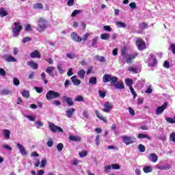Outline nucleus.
<instances>
[{
	"label": "nucleus",
	"mask_w": 175,
	"mask_h": 175,
	"mask_svg": "<svg viewBox=\"0 0 175 175\" xmlns=\"http://www.w3.org/2000/svg\"><path fill=\"white\" fill-rule=\"evenodd\" d=\"M95 113H96V116L97 118H99L100 120H101V121H103L104 122H107L106 119H105V118H103L102 114L100 113L99 111L96 110Z\"/></svg>",
	"instance_id": "obj_26"
},
{
	"label": "nucleus",
	"mask_w": 175,
	"mask_h": 175,
	"mask_svg": "<svg viewBox=\"0 0 175 175\" xmlns=\"http://www.w3.org/2000/svg\"><path fill=\"white\" fill-rule=\"evenodd\" d=\"M57 150H58L59 152L62 151V150H64V144L59 143L57 145Z\"/></svg>",
	"instance_id": "obj_47"
},
{
	"label": "nucleus",
	"mask_w": 175,
	"mask_h": 175,
	"mask_svg": "<svg viewBox=\"0 0 175 175\" xmlns=\"http://www.w3.org/2000/svg\"><path fill=\"white\" fill-rule=\"evenodd\" d=\"M48 124H49V128L51 131V132H53L54 133H55V132H60V133L64 132V130H62L61 127L54 124V123L51 122H49Z\"/></svg>",
	"instance_id": "obj_6"
},
{
	"label": "nucleus",
	"mask_w": 175,
	"mask_h": 175,
	"mask_svg": "<svg viewBox=\"0 0 175 175\" xmlns=\"http://www.w3.org/2000/svg\"><path fill=\"white\" fill-rule=\"evenodd\" d=\"M68 58H70V59H73L76 57V55L73 53H67Z\"/></svg>",
	"instance_id": "obj_62"
},
{
	"label": "nucleus",
	"mask_w": 175,
	"mask_h": 175,
	"mask_svg": "<svg viewBox=\"0 0 175 175\" xmlns=\"http://www.w3.org/2000/svg\"><path fill=\"white\" fill-rule=\"evenodd\" d=\"M27 65L29 66H31V68H32V69H38V64L33 62H27Z\"/></svg>",
	"instance_id": "obj_28"
},
{
	"label": "nucleus",
	"mask_w": 175,
	"mask_h": 175,
	"mask_svg": "<svg viewBox=\"0 0 175 175\" xmlns=\"http://www.w3.org/2000/svg\"><path fill=\"white\" fill-rule=\"evenodd\" d=\"M170 142L175 143V133H171L170 135Z\"/></svg>",
	"instance_id": "obj_48"
},
{
	"label": "nucleus",
	"mask_w": 175,
	"mask_h": 175,
	"mask_svg": "<svg viewBox=\"0 0 175 175\" xmlns=\"http://www.w3.org/2000/svg\"><path fill=\"white\" fill-rule=\"evenodd\" d=\"M3 148L8 150V151H12V147L9 146L8 144H3Z\"/></svg>",
	"instance_id": "obj_58"
},
{
	"label": "nucleus",
	"mask_w": 175,
	"mask_h": 175,
	"mask_svg": "<svg viewBox=\"0 0 175 175\" xmlns=\"http://www.w3.org/2000/svg\"><path fill=\"white\" fill-rule=\"evenodd\" d=\"M57 69L59 75H64L65 73V70L62 69V64L59 63L57 66Z\"/></svg>",
	"instance_id": "obj_25"
},
{
	"label": "nucleus",
	"mask_w": 175,
	"mask_h": 175,
	"mask_svg": "<svg viewBox=\"0 0 175 175\" xmlns=\"http://www.w3.org/2000/svg\"><path fill=\"white\" fill-rule=\"evenodd\" d=\"M100 136L99 135H96V139H95V142H96V145L99 146V144H100V141L99 140L100 139Z\"/></svg>",
	"instance_id": "obj_63"
},
{
	"label": "nucleus",
	"mask_w": 175,
	"mask_h": 175,
	"mask_svg": "<svg viewBox=\"0 0 175 175\" xmlns=\"http://www.w3.org/2000/svg\"><path fill=\"white\" fill-rule=\"evenodd\" d=\"M144 173H151L152 172V167L151 166L146 165L143 167Z\"/></svg>",
	"instance_id": "obj_30"
},
{
	"label": "nucleus",
	"mask_w": 175,
	"mask_h": 175,
	"mask_svg": "<svg viewBox=\"0 0 175 175\" xmlns=\"http://www.w3.org/2000/svg\"><path fill=\"white\" fill-rule=\"evenodd\" d=\"M62 101L63 103H67L68 106H73L75 105V102L73 101V99L72 98L68 96H63L62 98Z\"/></svg>",
	"instance_id": "obj_10"
},
{
	"label": "nucleus",
	"mask_w": 175,
	"mask_h": 175,
	"mask_svg": "<svg viewBox=\"0 0 175 175\" xmlns=\"http://www.w3.org/2000/svg\"><path fill=\"white\" fill-rule=\"evenodd\" d=\"M167 107V103H164L162 106H159L156 109V114L159 116V114H162L163 111H164Z\"/></svg>",
	"instance_id": "obj_12"
},
{
	"label": "nucleus",
	"mask_w": 175,
	"mask_h": 175,
	"mask_svg": "<svg viewBox=\"0 0 175 175\" xmlns=\"http://www.w3.org/2000/svg\"><path fill=\"white\" fill-rule=\"evenodd\" d=\"M1 95H10L12 94V92L10 90L5 89L1 91L0 92Z\"/></svg>",
	"instance_id": "obj_34"
},
{
	"label": "nucleus",
	"mask_w": 175,
	"mask_h": 175,
	"mask_svg": "<svg viewBox=\"0 0 175 175\" xmlns=\"http://www.w3.org/2000/svg\"><path fill=\"white\" fill-rule=\"evenodd\" d=\"M148 66L151 67L155 66V65H157V58L152 53H151L148 57Z\"/></svg>",
	"instance_id": "obj_7"
},
{
	"label": "nucleus",
	"mask_w": 175,
	"mask_h": 175,
	"mask_svg": "<svg viewBox=\"0 0 175 175\" xmlns=\"http://www.w3.org/2000/svg\"><path fill=\"white\" fill-rule=\"evenodd\" d=\"M103 107L104 109H103V111H104V113H110L113 109V105L110 102H106L104 104Z\"/></svg>",
	"instance_id": "obj_11"
},
{
	"label": "nucleus",
	"mask_w": 175,
	"mask_h": 175,
	"mask_svg": "<svg viewBox=\"0 0 175 175\" xmlns=\"http://www.w3.org/2000/svg\"><path fill=\"white\" fill-rule=\"evenodd\" d=\"M163 66H164V68H166L167 69H168V68L170 67V63H169V62H167V61H165L163 63Z\"/></svg>",
	"instance_id": "obj_64"
},
{
	"label": "nucleus",
	"mask_w": 175,
	"mask_h": 175,
	"mask_svg": "<svg viewBox=\"0 0 175 175\" xmlns=\"http://www.w3.org/2000/svg\"><path fill=\"white\" fill-rule=\"evenodd\" d=\"M139 150L140 152H144V151H146V147H144V146H143L142 144H139Z\"/></svg>",
	"instance_id": "obj_55"
},
{
	"label": "nucleus",
	"mask_w": 175,
	"mask_h": 175,
	"mask_svg": "<svg viewBox=\"0 0 175 175\" xmlns=\"http://www.w3.org/2000/svg\"><path fill=\"white\" fill-rule=\"evenodd\" d=\"M75 111H76V110L74 108H68L66 111V117H68V118H72L73 114H75Z\"/></svg>",
	"instance_id": "obj_14"
},
{
	"label": "nucleus",
	"mask_w": 175,
	"mask_h": 175,
	"mask_svg": "<svg viewBox=\"0 0 175 175\" xmlns=\"http://www.w3.org/2000/svg\"><path fill=\"white\" fill-rule=\"evenodd\" d=\"M41 79L43 80L44 84H47V83H49V81L46 79V74L44 72L41 74Z\"/></svg>",
	"instance_id": "obj_45"
},
{
	"label": "nucleus",
	"mask_w": 175,
	"mask_h": 175,
	"mask_svg": "<svg viewBox=\"0 0 175 175\" xmlns=\"http://www.w3.org/2000/svg\"><path fill=\"white\" fill-rule=\"evenodd\" d=\"M80 13H81V10H75L72 13L71 17H76V16H77V14H80Z\"/></svg>",
	"instance_id": "obj_41"
},
{
	"label": "nucleus",
	"mask_w": 175,
	"mask_h": 175,
	"mask_svg": "<svg viewBox=\"0 0 175 175\" xmlns=\"http://www.w3.org/2000/svg\"><path fill=\"white\" fill-rule=\"evenodd\" d=\"M4 59L7 62H16V59L10 55H6L4 56Z\"/></svg>",
	"instance_id": "obj_21"
},
{
	"label": "nucleus",
	"mask_w": 175,
	"mask_h": 175,
	"mask_svg": "<svg viewBox=\"0 0 175 175\" xmlns=\"http://www.w3.org/2000/svg\"><path fill=\"white\" fill-rule=\"evenodd\" d=\"M172 167L170 164H166L165 165H156V169H159L160 170H169Z\"/></svg>",
	"instance_id": "obj_19"
},
{
	"label": "nucleus",
	"mask_w": 175,
	"mask_h": 175,
	"mask_svg": "<svg viewBox=\"0 0 175 175\" xmlns=\"http://www.w3.org/2000/svg\"><path fill=\"white\" fill-rule=\"evenodd\" d=\"M71 81L73 83L74 85H80L81 84V81L77 79V76H73L71 77Z\"/></svg>",
	"instance_id": "obj_18"
},
{
	"label": "nucleus",
	"mask_w": 175,
	"mask_h": 175,
	"mask_svg": "<svg viewBox=\"0 0 175 175\" xmlns=\"http://www.w3.org/2000/svg\"><path fill=\"white\" fill-rule=\"evenodd\" d=\"M69 139L71 142H80L81 140V137L77 135H71L69 137Z\"/></svg>",
	"instance_id": "obj_23"
},
{
	"label": "nucleus",
	"mask_w": 175,
	"mask_h": 175,
	"mask_svg": "<svg viewBox=\"0 0 175 175\" xmlns=\"http://www.w3.org/2000/svg\"><path fill=\"white\" fill-rule=\"evenodd\" d=\"M88 152L86 150H83L82 152H79V155L80 158H84V157H87Z\"/></svg>",
	"instance_id": "obj_40"
},
{
	"label": "nucleus",
	"mask_w": 175,
	"mask_h": 175,
	"mask_svg": "<svg viewBox=\"0 0 175 175\" xmlns=\"http://www.w3.org/2000/svg\"><path fill=\"white\" fill-rule=\"evenodd\" d=\"M36 9H43V4L42 3H37L34 5Z\"/></svg>",
	"instance_id": "obj_59"
},
{
	"label": "nucleus",
	"mask_w": 175,
	"mask_h": 175,
	"mask_svg": "<svg viewBox=\"0 0 175 175\" xmlns=\"http://www.w3.org/2000/svg\"><path fill=\"white\" fill-rule=\"evenodd\" d=\"M128 70H129V72H132L133 73H139V70L136 67H129Z\"/></svg>",
	"instance_id": "obj_36"
},
{
	"label": "nucleus",
	"mask_w": 175,
	"mask_h": 175,
	"mask_svg": "<svg viewBox=\"0 0 175 175\" xmlns=\"http://www.w3.org/2000/svg\"><path fill=\"white\" fill-rule=\"evenodd\" d=\"M98 39H99V37H94L92 39V46H96V42H98Z\"/></svg>",
	"instance_id": "obj_54"
},
{
	"label": "nucleus",
	"mask_w": 175,
	"mask_h": 175,
	"mask_svg": "<svg viewBox=\"0 0 175 175\" xmlns=\"http://www.w3.org/2000/svg\"><path fill=\"white\" fill-rule=\"evenodd\" d=\"M122 139L123 143H124L126 146H129V144H132V143L135 142V139H133V137L131 136H123L122 137Z\"/></svg>",
	"instance_id": "obj_9"
},
{
	"label": "nucleus",
	"mask_w": 175,
	"mask_h": 175,
	"mask_svg": "<svg viewBox=\"0 0 175 175\" xmlns=\"http://www.w3.org/2000/svg\"><path fill=\"white\" fill-rule=\"evenodd\" d=\"M149 161H151V162H153L155 163V162L158 161V155L155 153H152L149 156Z\"/></svg>",
	"instance_id": "obj_20"
},
{
	"label": "nucleus",
	"mask_w": 175,
	"mask_h": 175,
	"mask_svg": "<svg viewBox=\"0 0 175 175\" xmlns=\"http://www.w3.org/2000/svg\"><path fill=\"white\" fill-rule=\"evenodd\" d=\"M25 118H27V120H29V121H35L36 120V116H32L30 115H26Z\"/></svg>",
	"instance_id": "obj_44"
},
{
	"label": "nucleus",
	"mask_w": 175,
	"mask_h": 175,
	"mask_svg": "<svg viewBox=\"0 0 175 175\" xmlns=\"http://www.w3.org/2000/svg\"><path fill=\"white\" fill-rule=\"evenodd\" d=\"M75 100V102H84V98L81 96H77Z\"/></svg>",
	"instance_id": "obj_46"
},
{
	"label": "nucleus",
	"mask_w": 175,
	"mask_h": 175,
	"mask_svg": "<svg viewBox=\"0 0 175 175\" xmlns=\"http://www.w3.org/2000/svg\"><path fill=\"white\" fill-rule=\"evenodd\" d=\"M13 83H14V85H16V87H18V85H20V80H18V79L17 78L13 79Z\"/></svg>",
	"instance_id": "obj_51"
},
{
	"label": "nucleus",
	"mask_w": 175,
	"mask_h": 175,
	"mask_svg": "<svg viewBox=\"0 0 175 175\" xmlns=\"http://www.w3.org/2000/svg\"><path fill=\"white\" fill-rule=\"evenodd\" d=\"M103 29H104V31H107L108 32H111V27L109 25L104 26Z\"/></svg>",
	"instance_id": "obj_56"
},
{
	"label": "nucleus",
	"mask_w": 175,
	"mask_h": 175,
	"mask_svg": "<svg viewBox=\"0 0 175 175\" xmlns=\"http://www.w3.org/2000/svg\"><path fill=\"white\" fill-rule=\"evenodd\" d=\"M61 96V94L55 92L54 90H50L46 93V98L47 100H52V99H57V98H59Z\"/></svg>",
	"instance_id": "obj_5"
},
{
	"label": "nucleus",
	"mask_w": 175,
	"mask_h": 175,
	"mask_svg": "<svg viewBox=\"0 0 175 175\" xmlns=\"http://www.w3.org/2000/svg\"><path fill=\"white\" fill-rule=\"evenodd\" d=\"M22 96L23 98H29V92L28 90H23L22 92Z\"/></svg>",
	"instance_id": "obj_39"
},
{
	"label": "nucleus",
	"mask_w": 175,
	"mask_h": 175,
	"mask_svg": "<svg viewBox=\"0 0 175 175\" xmlns=\"http://www.w3.org/2000/svg\"><path fill=\"white\" fill-rule=\"evenodd\" d=\"M129 6L132 10H135V9H137V6L136 5V3L133 2L129 4Z\"/></svg>",
	"instance_id": "obj_53"
},
{
	"label": "nucleus",
	"mask_w": 175,
	"mask_h": 175,
	"mask_svg": "<svg viewBox=\"0 0 175 175\" xmlns=\"http://www.w3.org/2000/svg\"><path fill=\"white\" fill-rule=\"evenodd\" d=\"M23 29V26L21 23H14V27L12 28L13 36L17 38L20 35V31Z\"/></svg>",
	"instance_id": "obj_4"
},
{
	"label": "nucleus",
	"mask_w": 175,
	"mask_h": 175,
	"mask_svg": "<svg viewBox=\"0 0 175 175\" xmlns=\"http://www.w3.org/2000/svg\"><path fill=\"white\" fill-rule=\"evenodd\" d=\"M170 49L172 54H175V44H172L170 45Z\"/></svg>",
	"instance_id": "obj_60"
},
{
	"label": "nucleus",
	"mask_w": 175,
	"mask_h": 175,
	"mask_svg": "<svg viewBox=\"0 0 175 175\" xmlns=\"http://www.w3.org/2000/svg\"><path fill=\"white\" fill-rule=\"evenodd\" d=\"M0 16L1 17H5V16H8V12H6V10H5V8H0Z\"/></svg>",
	"instance_id": "obj_33"
},
{
	"label": "nucleus",
	"mask_w": 175,
	"mask_h": 175,
	"mask_svg": "<svg viewBox=\"0 0 175 175\" xmlns=\"http://www.w3.org/2000/svg\"><path fill=\"white\" fill-rule=\"evenodd\" d=\"M129 113L133 117L135 116V110L132 107H129Z\"/></svg>",
	"instance_id": "obj_57"
},
{
	"label": "nucleus",
	"mask_w": 175,
	"mask_h": 175,
	"mask_svg": "<svg viewBox=\"0 0 175 175\" xmlns=\"http://www.w3.org/2000/svg\"><path fill=\"white\" fill-rule=\"evenodd\" d=\"M55 70V67L53 66H49L46 69V73H48L49 76H51V77H54V70Z\"/></svg>",
	"instance_id": "obj_15"
},
{
	"label": "nucleus",
	"mask_w": 175,
	"mask_h": 175,
	"mask_svg": "<svg viewBox=\"0 0 175 175\" xmlns=\"http://www.w3.org/2000/svg\"><path fill=\"white\" fill-rule=\"evenodd\" d=\"M34 90L38 94H42V92H43V88L34 87Z\"/></svg>",
	"instance_id": "obj_52"
},
{
	"label": "nucleus",
	"mask_w": 175,
	"mask_h": 175,
	"mask_svg": "<svg viewBox=\"0 0 175 175\" xmlns=\"http://www.w3.org/2000/svg\"><path fill=\"white\" fill-rule=\"evenodd\" d=\"M103 83H109L110 81L111 85H113L116 90H124L125 85L122 81H118V78L111 75L106 74L103 77Z\"/></svg>",
	"instance_id": "obj_1"
},
{
	"label": "nucleus",
	"mask_w": 175,
	"mask_h": 175,
	"mask_svg": "<svg viewBox=\"0 0 175 175\" xmlns=\"http://www.w3.org/2000/svg\"><path fill=\"white\" fill-rule=\"evenodd\" d=\"M89 83H90V84H93V85L96 84V77H92L89 79Z\"/></svg>",
	"instance_id": "obj_43"
},
{
	"label": "nucleus",
	"mask_w": 175,
	"mask_h": 175,
	"mask_svg": "<svg viewBox=\"0 0 175 175\" xmlns=\"http://www.w3.org/2000/svg\"><path fill=\"white\" fill-rule=\"evenodd\" d=\"M136 46H137L138 50H145L146 49V42L142 40V38H137L136 40Z\"/></svg>",
	"instance_id": "obj_8"
},
{
	"label": "nucleus",
	"mask_w": 175,
	"mask_h": 175,
	"mask_svg": "<svg viewBox=\"0 0 175 175\" xmlns=\"http://www.w3.org/2000/svg\"><path fill=\"white\" fill-rule=\"evenodd\" d=\"M95 58L97 61H99L100 62H106V59H105V57L96 55Z\"/></svg>",
	"instance_id": "obj_35"
},
{
	"label": "nucleus",
	"mask_w": 175,
	"mask_h": 175,
	"mask_svg": "<svg viewBox=\"0 0 175 175\" xmlns=\"http://www.w3.org/2000/svg\"><path fill=\"white\" fill-rule=\"evenodd\" d=\"M137 138L138 139H150V136H148L147 135H144L143 133H139L137 135Z\"/></svg>",
	"instance_id": "obj_37"
},
{
	"label": "nucleus",
	"mask_w": 175,
	"mask_h": 175,
	"mask_svg": "<svg viewBox=\"0 0 175 175\" xmlns=\"http://www.w3.org/2000/svg\"><path fill=\"white\" fill-rule=\"evenodd\" d=\"M47 165V159H43L42 161H41V163L40 165V167H46V165Z\"/></svg>",
	"instance_id": "obj_38"
},
{
	"label": "nucleus",
	"mask_w": 175,
	"mask_h": 175,
	"mask_svg": "<svg viewBox=\"0 0 175 175\" xmlns=\"http://www.w3.org/2000/svg\"><path fill=\"white\" fill-rule=\"evenodd\" d=\"M90 35H91V33H85L81 38V40H83V42H85V40H87V39H88V36H90Z\"/></svg>",
	"instance_id": "obj_49"
},
{
	"label": "nucleus",
	"mask_w": 175,
	"mask_h": 175,
	"mask_svg": "<svg viewBox=\"0 0 175 175\" xmlns=\"http://www.w3.org/2000/svg\"><path fill=\"white\" fill-rule=\"evenodd\" d=\"M129 90H130L132 95H133V98L135 99V98H136V96H137V94H136V92H135L133 87L129 88Z\"/></svg>",
	"instance_id": "obj_50"
},
{
	"label": "nucleus",
	"mask_w": 175,
	"mask_h": 175,
	"mask_svg": "<svg viewBox=\"0 0 175 175\" xmlns=\"http://www.w3.org/2000/svg\"><path fill=\"white\" fill-rule=\"evenodd\" d=\"M16 147L18 148L21 155L24 156L28 154V152H27V150H25V148L24 147V146L21 145V144H17Z\"/></svg>",
	"instance_id": "obj_13"
},
{
	"label": "nucleus",
	"mask_w": 175,
	"mask_h": 175,
	"mask_svg": "<svg viewBox=\"0 0 175 175\" xmlns=\"http://www.w3.org/2000/svg\"><path fill=\"white\" fill-rule=\"evenodd\" d=\"M125 84H126V85H127V87H129V88H131L132 84H133V81L131 79H126Z\"/></svg>",
	"instance_id": "obj_29"
},
{
	"label": "nucleus",
	"mask_w": 175,
	"mask_h": 175,
	"mask_svg": "<svg viewBox=\"0 0 175 175\" xmlns=\"http://www.w3.org/2000/svg\"><path fill=\"white\" fill-rule=\"evenodd\" d=\"M48 147H53V144H54V140L53 138H49L46 142Z\"/></svg>",
	"instance_id": "obj_42"
},
{
	"label": "nucleus",
	"mask_w": 175,
	"mask_h": 175,
	"mask_svg": "<svg viewBox=\"0 0 175 175\" xmlns=\"http://www.w3.org/2000/svg\"><path fill=\"white\" fill-rule=\"evenodd\" d=\"M77 75L79 79H83L85 76V70H84L83 69H81L80 70L78 71Z\"/></svg>",
	"instance_id": "obj_24"
},
{
	"label": "nucleus",
	"mask_w": 175,
	"mask_h": 175,
	"mask_svg": "<svg viewBox=\"0 0 175 175\" xmlns=\"http://www.w3.org/2000/svg\"><path fill=\"white\" fill-rule=\"evenodd\" d=\"M110 38V35L109 33H103L100 35V39L102 40H108Z\"/></svg>",
	"instance_id": "obj_32"
},
{
	"label": "nucleus",
	"mask_w": 175,
	"mask_h": 175,
	"mask_svg": "<svg viewBox=\"0 0 175 175\" xmlns=\"http://www.w3.org/2000/svg\"><path fill=\"white\" fill-rule=\"evenodd\" d=\"M3 136H4V138L5 140L10 139V131L8 129H3L2 130Z\"/></svg>",
	"instance_id": "obj_16"
},
{
	"label": "nucleus",
	"mask_w": 175,
	"mask_h": 175,
	"mask_svg": "<svg viewBox=\"0 0 175 175\" xmlns=\"http://www.w3.org/2000/svg\"><path fill=\"white\" fill-rule=\"evenodd\" d=\"M34 124L37 129H40V128H42L43 126V123L40 120L36 121Z\"/></svg>",
	"instance_id": "obj_31"
},
{
	"label": "nucleus",
	"mask_w": 175,
	"mask_h": 175,
	"mask_svg": "<svg viewBox=\"0 0 175 175\" xmlns=\"http://www.w3.org/2000/svg\"><path fill=\"white\" fill-rule=\"evenodd\" d=\"M116 25L118 27V28H125L126 27V24L124 22H121V21H117L116 23Z\"/></svg>",
	"instance_id": "obj_27"
},
{
	"label": "nucleus",
	"mask_w": 175,
	"mask_h": 175,
	"mask_svg": "<svg viewBox=\"0 0 175 175\" xmlns=\"http://www.w3.org/2000/svg\"><path fill=\"white\" fill-rule=\"evenodd\" d=\"M37 31L38 32H44L47 27H49V22L43 18H40L37 21Z\"/></svg>",
	"instance_id": "obj_3"
},
{
	"label": "nucleus",
	"mask_w": 175,
	"mask_h": 175,
	"mask_svg": "<svg viewBox=\"0 0 175 175\" xmlns=\"http://www.w3.org/2000/svg\"><path fill=\"white\" fill-rule=\"evenodd\" d=\"M31 58H40V53L38 51H35L30 54Z\"/></svg>",
	"instance_id": "obj_22"
},
{
	"label": "nucleus",
	"mask_w": 175,
	"mask_h": 175,
	"mask_svg": "<svg viewBox=\"0 0 175 175\" xmlns=\"http://www.w3.org/2000/svg\"><path fill=\"white\" fill-rule=\"evenodd\" d=\"M128 51V49L126 48H123L121 50L120 56L119 57V62L120 64H122L123 65L126 62V64H129V65H131L132 64L133 60L139 55V53L135 52L131 54H128L126 53Z\"/></svg>",
	"instance_id": "obj_2"
},
{
	"label": "nucleus",
	"mask_w": 175,
	"mask_h": 175,
	"mask_svg": "<svg viewBox=\"0 0 175 175\" xmlns=\"http://www.w3.org/2000/svg\"><path fill=\"white\" fill-rule=\"evenodd\" d=\"M71 38L74 42H81V37L77 35V33L72 32L71 33Z\"/></svg>",
	"instance_id": "obj_17"
},
{
	"label": "nucleus",
	"mask_w": 175,
	"mask_h": 175,
	"mask_svg": "<svg viewBox=\"0 0 175 175\" xmlns=\"http://www.w3.org/2000/svg\"><path fill=\"white\" fill-rule=\"evenodd\" d=\"M111 167L113 170H120V165H118V164H112Z\"/></svg>",
	"instance_id": "obj_61"
}]
</instances>
